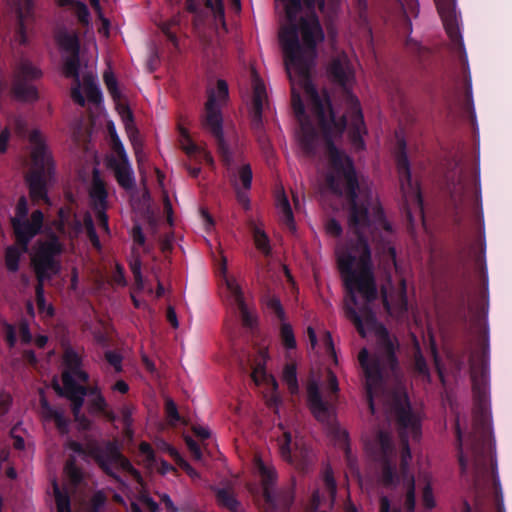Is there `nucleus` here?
I'll return each mask as SVG.
<instances>
[{
  "label": "nucleus",
  "mask_w": 512,
  "mask_h": 512,
  "mask_svg": "<svg viewBox=\"0 0 512 512\" xmlns=\"http://www.w3.org/2000/svg\"><path fill=\"white\" fill-rule=\"evenodd\" d=\"M93 183L90 189V198L99 225L105 232H109L107 216L105 214L107 193L104 183L97 170H94Z\"/></svg>",
  "instance_id": "15"
},
{
  "label": "nucleus",
  "mask_w": 512,
  "mask_h": 512,
  "mask_svg": "<svg viewBox=\"0 0 512 512\" xmlns=\"http://www.w3.org/2000/svg\"><path fill=\"white\" fill-rule=\"evenodd\" d=\"M323 341H324V345L326 347L327 352H329L331 354V356L334 358V360L336 361V355H335V351H334V347H333V342H332V338L329 333H325Z\"/></svg>",
  "instance_id": "52"
},
{
  "label": "nucleus",
  "mask_w": 512,
  "mask_h": 512,
  "mask_svg": "<svg viewBox=\"0 0 512 512\" xmlns=\"http://www.w3.org/2000/svg\"><path fill=\"white\" fill-rule=\"evenodd\" d=\"M80 364L81 360L79 355L72 350H67L64 355L65 369L62 375L63 386L61 387L56 381H54L53 386L59 395L67 397L72 402V409L76 421H78L83 428H86V424H84L85 419L80 415L86 389L77 385L76 382H86L88 375L81 370Z\"/></svg>",
  "instance_id": "5"
},
{
  "label": "nucleus",
  "mask_w": 512,
  "mask_h": 512,
  "mask_svg": "<svg viewBox=\"0 0 512 512\" xmlns=\"http://www.w3.org/2000/svg\"><path fill=\"white\" fill-rule=\"evenodd\" d=\"M329 74L334 81L347 88L354 82V69L345 54L337 55L330 63Z\"/></svg>",
  "instance_id": "17"
},
{
  "label": "nucleus",
  "mask_w": 512,
  "mask_h": 512,
  "mask_svg": "<svg viewBox=\"0 0 512 512\" xmlns=\"http://www.w3.org/2000/svg\"><path fill=\"white\" fill-rule=\"evenodd\" d=\"M9 137H10V133L7 129H5L1 132V134H0V152L1 153L6 152Z\"/></svg>",
  "instance_id": "50"
},
{
  "label": "nucleus",
  "mask_w": 512,
  "mask_h": 512,
  "mask_svg": "<svg viewBox=\"0 0 512 512\" xmlns=\"http://www.w3.org/2000/svg\"><path fill=\"white\" fill-rule=\"evenodd\" d=\"M252 86H253V123L259 126L261 119V112L264 105L267 103V91L265 84L259 78V76L252 73Z\"/></svg>",
  "instance_id": "20"
},
{
  "label": "nucleus",
  "mask_w": 512,
  "mask_h": 512,
  "mask_svg": "<svg viewBox=\"0 0 512 512\" xmlns=\"http://www.w3.org/2000/svg\"><path fill=\"white\" fill-rule=\"evenodd\" d=\"M281 429L282 436L279 437L278 440L280 453L285 460L294 463L303 455V450L300 447L298 440H293L289 431L285 430L283 427H281Z\"/></svg>",
  "instance_id": "21"
},
{
  "label": "nucleus",
  "mask_w": 512,
  "mask_h": 512,
  "mask_svg": "<svg viewBox=\"0 0 512 512\" xmlns=\"http://www.w3.org/2000/svg\"><path fill=\"white\" fill-rule=\"evenodd\" d=\"M58 3L59 5L61 6H66V5H73V4H76L79 9H80V18L83 22H86L87 21V17H88V12H87V9L85 7V5L79 3V2H76L75 0H58Z\"/></svg>",
  "instance_id": "42"
},
{
  "label": "nucleus",
  "mask_w": 512,
  "mask_h": 512,
  "mask_svg": "<svg viewBox=\"0 0 512 512\" xmlns=\"http://www.w3.org/2000/svg\"><path fill=\"white\" fill-rule=\"evenodd\" d=\"M27 213V201L21 197L11 219L16 241L21 247L9 246L5 255L6 266L13 272L18 270L21 256L27 251L28 243L39 232L43 222V214L39 210L34 211L30 219L27 218Z\"/></svg>",
  "instance_id": "3"
},
{
  "label": "nucleus",
  "mask_w": 512,
  "mask_h": 512,
  "mask_svg": "<svg viewBox=\"0 0 512 512\" xmlns=\"http://www.w3.org/2000/svg\"><path fill=\"white\" fill-rule=\"evenodd\" d=\"M140 452L144 456V460L147 462L148 466H152V464L154 462L156 464H158V462H156L154 460L153 451H152V448H151V446L149 444L141 443L140 444Z\"/></svg>",
  "instance_id": "38"
},
{
  "label": "nucleus",
  "mask_w": 512,
  "mask_h": 512,
  "mask_svg": "<svg viewBox=\"0 0 512 512\" xmlns=\"http://www.w3.org/2000/svg\"><path fill=\"white\" fill-rule=\"evenodd\" d=\"M203 126L217 139L222 137V117L220 109L228 100V86L224 80H217L214 87L208 89Z\"/></svg>",
  "instance_id": "8"
},
{
  "label": "nucleus",
  "mask_w": 512,
  "mask_h": 512,
  "mask_svg": "<svg viewBox=\"0 0 512 512\" xmlns=\"http://www.w3.org/2000/svg\"><path fill=\"white\" fill-rule=\"evenodd\" d=\"M252 234L256 248L265 255H269L271 251L269 238L263 229L262 224L252 223Z\"/></svg>",
  "instance_id": "26"
},
{
  "label": "nucleus",
  "mask_w": 512,
  "mask_h": 512,
  "mask_svg": "<svg viewBox=\"0 0 512 512\" xmlns=\"http://www.w3.org/2000/svg\"><path fill=\"white\" fill-rule=\"evenodd\" d=\"M105 357L109 364L112 365L117 372L121 371L122 358L118 353L110 351L106 353Z\"/></svg>",
  "instance_id": "43"
},
{
  "label": "nucleus",
  "mask_w": 512,
  "mask_h": 512,
  "mask_svg": "<svg viewBox=\"0 0 512 512\" xmlns=\"http://www.w3.org/2000/svg\"><path fill=\"white\" fill-rule=\"evenodd\" d=\"M140 500L152 511L156 512L158 509L157 503L148 495L143 494L140 497Z\"/></svg>",
  "instance_id": "49"
},
{
  "label": "nucleus",
  "mask_w": 512,
  "mask_h": 512,
  "mask_svg": "<svg viewBox=\"0 0 512 512\" xmlns=\"http://www.w3.org/2000/svg\"><path fill=\"white\" fill-rule=\"evenodd\" d=\"M219 150L227 165L229 177L234 186L239 203L244 207H249V198L246 194L251 187L252 171L249 164L241 161V156L233 153L225 145L223 138L217 139Z\"/></svg>",
  "instance_id": "7"
},
{
  "label": "nucleus",
  "mask_w": 512,
  "mask_h": 512,
  "mask_svg": "<svg viewBox=\"0 0 512 512\" xmlns=\"http://www.w3.org/2000/svg\"><path fill=\"white\" fill-rule=\"evenodd\" d=\"M133 239H134V242H136L139 245L144 244L145 238H144V235L139 227H135L133 229Z\"/></svg>",
  "instance_id": "58"
},
{
  "label": "nucleus",
  "mask_w": 512,
  "mask_h": 512,
  "mask_svg": "<svg viewBox=\"0 0 512 512\" xmlns=\"http://www.w3.org/2000/svg\"><path fill=\"white\" fill-rule=\"evenodd\" d=\"M118 148L119 154L117 155L119 157V160L111 161L110 165L114 169L118 183L122 187L129 189L134 184L133 172L128 162V157L125 153L122 143H118Z\"/></svg>",
  "instance_id": "19"
},
{
  "label": "nucleus",
  "mask_w": 512,
  "mask_h": 512,
  "mask_svg": "<svg viewBox=\"0 0 512 512\" xmlns=\"http://www.w3.org/2000/svg\"><path fill=\"white\" fill-rule=\"evenodd\" d=\"M179 466L185 470V472L192 478L196 479L199 477L198 473L194 468L190 466L184 459L179 458Z\"/></svg>",
  "instance_id": "48"
},
{
  "label": "nucleus",
  "mask_w": 512,
  "mask_h": 512,
  "mask_svg": "<svg viewBox=\"0 0 512 512\" xmlns=\"http://www.w3.org/2000/svg\"><path fill=\"white\" fill-rule=\"evenodd\" d=\"M339 390L338 381L333 372L326 371V381L312 377L307 386L308 405L315 418L328 423L332 417L329 401Z\"/></svg>",
  "instance_id": "6"
},
{
  "label": "nucleus",
  "mask_w": 512,
  "mask_h": 512,
  "mask_svg": "<svg viewBox=\"0 0 512 512\" xmlns=\"http://www.w3.org/2000/svg\"><path fill=\"white\" fill-rule=\"evenodd\" d=\"M41 415L45 420H53L61 432L67 431V420L63 413L50 407L44 397H41Z\"/></svg>",
  "instance_id": "25"
},
{
  "label": "nucleus",
  "mask_w": 512,
  "mask_h": 512,
  "mask_svg": "<svg viewBox=\"0 0 512 512\" xmlns=\"http://www.w3.org/2000/svg\"><path fill=\"white\" fill-rule=\"evenodd\" d=\"M15 93L19 98L26 101H30L36 98V90L32 86H28L25 91H22L19 87H16Z\"/></svg>",
  "instance_id": "39"
},
{
  "label": "nucleus",
  "mask_w": 512,
  "mask_h": 512,
  "mask_svg": "<svg viewBox=\"0 0 512 512\" xmlns=\"http://www.w3.org/2000/svg\"><path fill=\"white\" fill-rule=\"evenodd\" d=\"M33 20L32 5L29 1L25 2L24 6L18 8V21H19V36L20 41H26V29L30 22Z\"/></svg>",
  "instance_id": "27"
},
{
  "label": "nucleus",
  "mask_w": 512,
  "mask_h": 512,
  "mask_svg": "<svg viewBox=\"0 0 512 512\" xmlns=\"http://www.w3.org/2000/svg\"><path fill=\"white\" fill-rule=\"evenodd\" d=\"M131 270H132V272L134 274V278H135L137 289L138 290L146 289L145 282H144L143 277L141 275V265H140V262L139 261H134L133 263H131ZM147 291H148V293H152V288L151 287H147Z\"/></svg>",
  "instance_id": "34"
},
{
  "label": "nucleus",
  "mask_w": 512,
  "mask_h": 512,
  "mask_svg": "<svg viewBox=\"0 0 512 512\" xmlns=\"http://www.w3.org/2000/svg\"><path fill=\"white\" fill-rule=\"evenodd\" d=\"M282 379L292 394L298 393L299 385L294 364H287L284 367Z\"/></svg>",
  "instance_id": "28"
},
{
  "label": "nucleus",
  "mask_w": 512,
  "mask_h": 512,
  "mask_svg": "<svg viewBox=\"0 0 512 512\" xmlns=\"http://www.w3.org/2000/svg\"><path fill=\"white\" fill-rule=\"evenodd\" d=\"M264 304L266 308L271 312L274 313L280 320L284 319V310L281 305L280 300L272 295L265 296L263 299Z\"/></svg>",
  "instance_id": "30"
},
{
  "label": "nucleus",
  "mask_w": 512,
  "mask_h": 512,
  "mask_svg": "<svg viewBox=\"0 0 512 512\" xmlns=\"http://www.w3.org/2000/svg\"><path fill=\"white\" fill-rule=\"evenodd\" d=\"M193 431L198 437H200L202 439H206V438L210 437V430L207 427L194 426Z\"/></svg>",
  "instance_id": "54"
},
{
  "label": "nucleus",
  "mask_w": 512,
  "mask_h": 512,
  "mask_svg": "<svg viewBox=\"0 0 512 512\" xmlns=\"http://www.w3.org/2000/svg\"><path fill=\"white\" fill-rule=\"evenodd\" d=\"M67 448L72 452L71 456L85 454V451L83 450V448L76 442H69L67 444Z\"/></svg>",
  "instance_id": "53"
},
{
  "label": "nucleus",
  "mask_w": 512,
  "mask_h": 512,
  "mask_svg": "<svg viewBox=\"0 0 512 512\" xmlns=\"http://www.w3.org/2000/svg\"><path fill=\"white\" fill-rule=\"evenodd\" d=\"M92 394H93L94 398L91 401V408L94 411H99V412L105 411V409L107 407V403H106L104 397L97 390H93Z\"/></svg>",
  "instance_id": "37"
},
{
  "label": "nucleus",
  "mask_w": 512,
  "mask_h": 512,
  "mask_svg": "<svg viewBox=\"0 0 512 512\" xmlns=\"http://www.w3.org/2000/svg\"><path fill=\"white\" fill-rule=\"evenodd\" d=\"M254 471L261 478L266 501L274 508L283 511L287 510L293 502V496L291 494L275 495L272 492L271 487L277 479L276 471L272 463L256 456L254 459Z\"/></svg>",
  "instance_id": "10"
},
{
  "label": "nucleus",
  "mask_w": 512,
  "mask_h": 512,
  "mask_svg": "<svg viewBox=\"0 0 512 512\" xmlns=\"http://www.w3.org/2000/svg\"><path fill=\"white\" fill-rule=\"evenodd\" d=\"M435 3L448 37L452 42L460 43V15L456 11V0H435Z\"/></svg>",
  "instance_id": "12"
},
{
  "label": "nucleus",
  "mask_w": 512,
  "mask_h": 512,
  "mask_svg": "<svg viewBox=\"0 0 512 512\" xmlns=\"http://www.w3.org/2000/svg\"><path fill=\"white\" fill-rule=\"evenodd\" d=\"M178 130H179V134H180V138H179L180 145H181L182 149L186 152L187 155L194 156V155L198 154V155L202 156L203 159L207 163L213 164V158L210 155V153L192 141V139L190 138V135L188 133V130L186 128L179 125Z\"/></svg>",
  "instance_id": "22"
},
{
  "label": "nucleus",
  "mask_w": 512,
  "mask_h": 512,
  "mask_svg": "<svg viewBox=\"0 0 512 512\" xmlns=\"http://www.w3.org/2000/svg\"><path fill=\"white\" fill-rule=\"evenodd\" d=\"M276 207L281 220L287 225L291 231H295V224L293 219L292 210L284 192L278 191L276 196Z\"/></svg>",
  "instance_id": "24"
},
{
  "label": "nucleus",
  "mask_w": 512,
  "mask_h": 512,
  "mask_svg": "<svg viewBox=\"0 0 512 512\" xmlns=\"http://www.w3.org/2000/svg\"><path fill=\"white\" fill-rule=\"evenodd\" d=\"M58 512H70L69 498L62 494L56 483L53 485Z\"/></svg>",
  "instance_id": "33"
},
{
  "label": "nucleus",
  "mask_w": 512,
  "mask_h": 512,
  "mask_svg": "<svg viewBox=\"0 0 512 512\" xmlns=\"http://www.w3.org/2000/svg\"><path fill=\"white\" fill-rule=\"evenodd\" d=\"M62 251V244L56 237L51 236L44 241H37L30 254L31 264L38 279L36 287L37 306L41 313L48 316L52 315L53 309L51 305L45 302L43 282L59 273L61 265L58 257Z\"/></svg>",
  "instance_id": "2"
},
{
  "label": "nucleus",
  "mask_w": 512,
  "mask_h": 512,
  "mask_svg": "<svg viewBox=\"0 0 512 512\" xmlns=\"http://www.w3.org/2000/svg\"><path fill=\"white\" fill-rule=\"evenodd\" d=\"M19 334H20L22 342L29 343L31 341V334L26 325H24V324L20 325Z\"/></svg>",
  "instance_id": "55"
},
{
  "label": "nucleus",
  "mask_w": 512,
  "mask_h": 512,
  "mask_svg": "<svg viewBox=\"0 0 512 512\" xmlns=\"http://www.w3.org/2000/svg\"><path fill=\"white\" fill-rule=\"evenodd\" d=\"M57 42L65 54V74L75 78V85L72 87L71 96L75 102L84 106L86 102L93 104L97 109L101 104V93L95 84L92 74L83 77L82 82L78 74V51L79 45L74 32H59Z\"/></svg>",
  "instance_id": "1"
},
{
  "label": "nucleus",
  "mask_w": 512,
  "mask_h": 512,
  "mask_svg": "<svg viewBox=\"0 0 512 512\" xmlns=\"http://www.w3.org/2000/svg\"><path fill=\"white\" fill-rule=\"evenodd\" d=\"M100 465L107 471L110 472L111 467L121 468L124 471L129 472L138 482H140V474L131 466L129 461L125 459L120 452L114 446L107 448V456L104 454L97 456Z\"/></svg>",
  "instance_id": "18"
},
{
  "label": "nucleus",
  "mask_w": 512,
  "mask_h": 512,
  "mask_svg": "<svg viewBox=\"0 0 512 512\" xmlns=\"http://www.w3.org/2000/svg\"><path fill=\"white\" fill-rule=\"evenodd\" d=\"M383 302L390 313L401 312L405 310L406 286L403 279H399L394 286L388 282L382 287Z\"/></svg>",
  "instance_id": "16"
},
{
  "label": "nucleus",
  "mask_w": 512,
  "mask_h": 512,
  "mask_svg": "<svg viewBox=\"0 0 512 512\" xmlns=\"http://www.w3.org/2000/svg\"><path fill=\"white\" fill-rule=\"evenodd\" d=\"M108 130L113 141L114 150L117 154H119L118 143H121V141L119 140V137L116 133L115 125L112 122L108 123Z\"/></svg>",
  "instance_id": "47"
},
{
  "label": "nucleus",
  "mask_w": 512,
  "mask_h": 512,
  "mask_svg": "<svg viewBox=\"0 0 512 512\" xmlns=\"http://www.w3.org/2000/svg\"><path fill=\"white\" fill-rule=\"evenodd\" d=\"M268 358L267 352H260V359L255 364L252 371V378L256 385L264 386V394L268 398L267 401L270 405L277 404L279 402V397L276 395L277 390V382L273 376L268 375L265 371V363Z\"/></svg>",
  "instance_id": "14"
},
{
  "label": "nucleus",
  "mask_w": 512,
  "mask_h": 512,
  "mask_svg": "<svg viewBox=\"0 0 512 512\" xmlns=\"http://www.w3.org/2000/svg\"><path fill=\"white\" fill-rule=\"evenodd\" d=\"M101 21H102V27L99 28V33H101L103 36L108 37L109 35V21L105 18H103L102 14L99 15Z\"/></svg>",
  "instance_id": "60"
},
{
  "label": "nucleus",
  "mask_w": 512,
  "mask_h": 512,
  "mask_svg": "<svg viewBox=\"0 0 512 512\" xmlns=\"http://www.w3.org/2000/svg\"><path fill=\"white\" fill-rule=\"evenodd\" d=\"M31 160L27 174L30 194L34 199L46 197L45 183L53 171L52 156L46 146L44 136L37 130L29 135Z\"/></svg>",
  "instance_id": "4"
},
{
  "label": "nucleus",
  "mask_w": 512,
  "mask_h": 512,
  "mask_svg": "<svg viewBox=\"0 0 512 512\" xmlns=\"http://www.w3.org/2000/svg\"><path fill=\"white\" fill-rule=\"evenodd\" d=\"M161 500L165 504V507L167 510H169L170 512H178L177 508L175 507L172 500L170 499V497L167 494H163L161 496Z\"/></svg>",
  "instance_id": "57"
},
{
  "label": "nucleus",
  "mask_w": 512,
  "mask_h": 512,
  "mask_svg": "<svg viewBox=\"0 0 512 512\" xmlns=\"http://www.w3.org/2000/svg\"><path fill=\"white\" fill-rule=\"evenodd\" d=\"M217 501L220 505L227 507L233 512L238 511L239 504L233 493L229 490L220 489L217 491Z\"/></svg>",
  "instance_id": "29"
},
{
  "label": "nucleus",
  "mask_w": 512,
  "mask_h": 512,
  "mask_svg": "<svg viewBox=\"0 0 512 512\" xmlns=\"http://www.w3.org/2000/svg\"><path fill=\"white\" fill-rule=\"evenodd\" d=\"M207 8L211 10L214 18L224 25V8L222 0H205Z\"/></svg>",
  "instance_id": "32"
},
{
  "label": "nucleus",
  "mask_w": 512,
  "mask_h": 512,
  "mask_svg": "<svg viewBox=\"0 0 512 512\" xmlns=\"http://www.w3.org/2000/svg\"><path fill=\"white\" fill-rule=\"evenodd\" d=\"M280 333L282 343L287 349L296 348V340L292 328L288 323H282Z\"/></svg>",
  "instance_id": "31"
},
{
  "label": "nucleus",
  "mask_w": 512,
  "mask_h": 512,
  "mask_svg": "<svg viewBox=\"0 0 512 512\" xmlns=\"http://www.w3.org/2000/svg\"><path fill=\"white\" fill-rule=\"evenodd\" d=\"M220 254H222V251H220ZM221 261V271L224 275L226 287L230 292L233 301L238 306L242 323L247 327L253 328L257 324V315L245 302L242 289L238 282L233 277L227 276V260L223 255H221Z\"/></svg>",
  "instance_id": "11"
},
{
  "label": "nucleus",
  "mask_w": 512,
  "mask_h": 512,
  "mask_svg": "<svg viewBox=\"0 0 512 512\" xmlns=\"http://www.w3.org/2000/svg\"><path fill=\"white\" fill-rule=\"evenodd\" d=\"M201 216L203 218L204 226L206 230H210L213 226V220L211 216L206 211H201Z\"/></svg>",
  "instance_id": "62"
},
{
  "label": "nucleus",
  "mask_w": 512,
  "mask_h": 512,
  "mask_svg": "<svg viewBox=\"0 0 512 512\" xmlns=\"http://www.w3.org/2000/svg\"><path fill=\"white\" fill-rule=\"evenodd\" d=\"M104 81L109 93L114 100L116 110L122 119L127 135L134 146L136 158L138 162L141 163L143 161L144 155L141 151L140 144L137 139L138 132L134 126L132 112L127 106L125 99L122 97L121 92L118 89L116 79L110 71H106L104 73Z\"/></svg>",
  "instance_id": "9"
},
{
  "label": "nucleus",
  "mask_w": 512,
  "mask_h": 512,
  "mask_svg": "<svg viewBox=\"0 0 512 512\" xmlns=\"http://www.w3.org/2000/svg\"><path fill=\"white\" fill-rule=\"evenodd\" d=\"M307 334L312 348H315L317 343L316 333L312 327L307 328Z\"/></svg>",
  "instance_id": "63"
},
{
  "label": "nucleus",
  "mask_w": 512,
  "mask_h": 512,
  "mask_svg": "<svg viewBox=\"0 0 512 512\" xmlns=\"http://www.w3.org/2000/svg\"><path fill=\"white\" fill-rule=\"evenodd\" d=\"M186 443H187V446H188L190 452L192 453L193 457L196 460H201L202 453H201V450H200V447L198 446V444L190 438L186 439Z\"/></svg>",
  "instance_id": "45"
},
{
  "label": "nucleus",
  "mask_w": 512,
  "mask_h": 512,
  "mask_svg": "<svg viewBox=\"0 0 512 512\" xmlns=\"http://www.w3.org/2000/svg\"><path fill=\"white\" fill-rule=\"evenodd\" d=\"M2 333L9 346H14L16 343V329L12 325L4 322L2 324Z\"/></svg>",
  "instance_id": "36"
},
{
  "label": "nucleus",
  "mask_w": 512,
  "mask_h": 512,
  "mask_svg": "<svg viewBox=\"0 0 512 512\" xmlns=\"http://www.w3.org/2000/svg\"><path fill=\"white\" fill-rule=\"evenodd\" d=\"M132 408H129V407H125L123 408L122 410V413H123V417H124V421H125V424L127 426H129L131 424V419H130V416L132 414Z\"/></svg>",
  "instance_id": "64"
},
{
  "label": "nucleus",
  "mask_w": 512,
  "mask_h": 512,
  "mask_svg": "<svg viewBox=\"0 0 512 512\" xmlns=\"http://www.w3.org/2000/svg\"><path fill=\"white\" fill-rule=\"evenodd\" d=\"M326 231L332 236H339L342 232V228L337 221L329 220L326 224Z\"/></svg>",
  "instance_id": "44"
},
{
  "label": "nucleus",
  "mask_w": 512,
  "mask_h": 512,
  "mask_svg": "<svg viewBox=\"0 0 512 512\" xmlns=\"http://www.w3.org/2000/svg\"><path fill=\"white\" fill-rule=\"evenodd\" d=\"M84 225L87 230L88 236L93 244V246L97 249H100V241L98 236L94 230L93 220L90 214H87L84 218Z\"/></svg>",
  "instance_id": "35"
},
{
  "label": "nucleus",
  "mask_w": 512,
  "mask_h": 512,
  "mask_svg": "<svg viewBox=\"0 0 512 512\" xmlns=\"http://www.w3.org/2000/svg\"><path fill=\"white\" fill-rule=\"evenodd\" d=\"M108 130L113 141L114 150L117 154H119L118 143H121V141L119 140V137L116 133L115 125L112 122L108 123Z\"/></svg>",
  "instance_id": "46"
},
{
  "label": "nucleus",
  "mask_w": 512,
  "mask_h": 512,
  "mask_svg": "<svg viewBox=\"0 0 512 512\" xmlns=\"http://www.w3.org/2000/svg\"><path fill=\"white\" fill-rule=\"evenodd\" d=\"M112 389L114 391H117V392H120L122 394L126 393L129 389L128 385L126 382L122 381V380H119L117 381L114 386L112 387Z\"/></svg>",
  "instance_id": "59"
},
{
  "label": "nucleus",
  "mask_w": 512,
  "mask_h": 512,
  "mask_svg": "<svg viewBox=\"0 0 512 512\" xmlns=\"http://www.w3.org/2000/svg\"><path fill=\"white\" fill-rule=\"evenodd\" d=\"M65 473L73 483H76L81 479V472L73 463H68L66 465Z\"/></svg>",
  "instance_id": "40"
},
{
  "label": "nucleus",
  "mask_w": 512,
  "mask_h": 512,
  "mask_svg": "<svg viewBox=\"0 0 512 512\" xmlns=\"http://www.w3.org/2000/svg\"><path fill=\"white\" fill-rule=\"evenodd\" d=\"M157 470L158 472L164 475L169 473L170 471H173L174 468L171 465H169L166 461L161 460L159 462V467H157Z\"/></svg>",
  "instance_id": "61"
},
{
  "label": "nucleus",
  "mask_w": 512,
  "mask_h": 512,
  "mask_svg": "<svg viewBox=\"0 0 512 512\" xmlns=\"http://www.w3.org/2000/svg\"><path fill=\"white\" fill-rule=\"evenodd\" d=\"M165 409L167 416L170 418L171 421H178L179 420V414L177 411L176 404L171 399H166L165 402Z\"/></svg>",
  "instance_id": "41"
},
{
  "label": "nucleus",
  "mask_w": 512,
  "mask_h": 512,
  "mask_svg": "<svg viewBox=\"0 0 512 512\" xmlns=\"http://www.w3.org/2000/svg\"><path fill=\"white\" fill-rule=\"evenodd\" d=\"M167 319L170 322V324L173 326V328L179 327V322L177 319L175 309L171 306L168 307V309H167Z\"/></svg>",
  "instance_id": "51"
},
{
  "label": "nucleus",
  "mask_w": 512,
  "mask_h": 512,
  "mask_svg": "<svg viewBox=\"0 0 512 512\" xmlns=\"http://www.w3.org/2000/svg\"><path fill=\"white\" fill-rule=\"evenodd\" d=\"M416 483L422 489L423 505L428 509L434 508L436 505V501L431 487V474L426 471H419L416 477Z\"/></svg>",
  "instance_id": "23"
},
{
  "label": "nucleus",
  "mask_w": 512,
  "mask_h": 512,
  "mask_svg": "<svg viewBox=\"0 0 512 512\" xmlns=\"http://www.w3.org/2000/svg\"><path fill=\"white\" fill-rule=\"evenodd\" d=\"M114 281L119 284V285H125V278H124V272H123V269L117 265L116 266V272L114 274Z\"/></svg>",
  "instance_id": "56"
},
{
  "label": "nucleus",
  "mask_w": 512,
  "mask_h": 512,
  "mask_svg": "<svg viewBox=\"0 0 512 512\" xmlns=\"http://www.w3.org/2000/svg\"><path fill=\"white\" fill-rule=\"evenodd\" d=\"M397 169L400 178V186L403 195L408 203L421 205L420 190L416 182L412 181L410 165L404 152H401L397 159Z\"/></svg>",
  "instance_id": "13"
}]
</instances>
